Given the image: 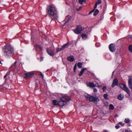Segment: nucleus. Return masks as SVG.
Wrapping results in <instances>:
<instances>
[{
	"instance_id": "1",
	"label": "nucleus",
	"mask_w": 132,
	"mask_h": 132,
	"mask_svg": "<svg viewBox=\"0 0 132 132\" xmlns=\"http://www.w3.org/2000/svg\"><path fill=\"white\" fill-rule=\"evenodd\" d=\"M47 11L53 19H58V14L56 9L54 5H52L48 6Z\"/></svg>"
},
{
	"instance_id": "2",
	"label": "nucleus",
	"mask_w": 132,
	"mask_h": 132,
	"mask_svg": "<svg viewBox=\"0 0 132 132\" xmlns=\"http://www.w3.org/2000/svg\"><path fill=\"white\" fill-rule=\"evenodd\" d=\"M3 50L4 51V54L5 55L9 56L14 54V50L10 45H6Z\"/></svg>"
},
{
	"instance_id": "3",
	"label": "nucleus",
	"mask_w": 132,
	"mask_h": 132,
	"mask_svg": "<svg viewBox=\"0 0 132 132\" xmlns=\"http://www.w3.org/2000/svg\"><path fill=\"white\" fill-rule=\"evenodd\" d=\"M60 101L58 102V105L60 106H63L65 105L67 102L69 101L70 98V97L66 95H63L60 98Z\"/></svg>"
},
{
	"instance_id": "4",
	"label": "nucleus",
	"mask_w": 132,
	"mask_h": 132,
	"mask_svg": "<svg viewBox=\"0 0 132 132\" xmlns=\"http://www.w3.org/2000/svg\"><path fill=\"white\" fill-rule=\"evenodd\" d=\"M85 97L87 100H89L90 102H93L95 104L97 103L100 101L99 98L96 96L87 95H85Z\"/></svg>"
},
{
	"instance_id": "5",
	"label": "nucleus",
	"mask_w": 132,
	"mask_h": 132,
	"mask_svg": "<svg viewBox=\"0 0 132 132\" xmlns=\"http://www.w3.org/2000/svg\"><path fill=\"white\" fill-rule=\"evenodd\" d=\"M119 86L120 88L125 91L129 96L130 95L131 93L130 91L125 85L123 84L120 83L119 84Z\"/></svg>"
},
{
	"instance_id": "6",
	"label": "nucleus",
	"mask_w": 132,
	"mask_h": 132,
	"mask_svg": "<svg viewBox=\"0 0 132 132\" xmlns=\"http://www.w3.org/2000/svg\"><path fill=\"white\" fill-rule=\"evenodd\" d=\"M83 30V29L81 26L79 25L76 26L75 29L73 30L74 32L76 34H79L81 33Z\"/></svg>"
},
{
	"instance_id": "7",
	"label": "nucleus",
	"mask_w": 132,
	"mask_h": 132,
	"mask_svg": "<svg viewBox=\"0 0 132 132\" xmlns=\"http://www.w3.org/2000/svg\"><path fill=\"white\" fill-rule=\"evenodd\" d=\"M34 74V72L33 71L26 72L23 75V77L26 79H28L33 76Z\"/></svg>"
},
{
	"instance_id": "8",
	"label": "nucleus",
	"mask_w": 132,
	"mask_h": 132,
	"mask_svg": "<svg viewBox=\"0 0 132 132\" xmlns=\"http://www.w3.org/2000/svg\"><path fill=\"white\" fill-rule=\"evenodd\" d=\"M54 50L53 47H50L49 48H47V52L48 54L51 56H53L54 55Z\"/></svg>"
},
{
	"instance_id": "9",
	"label": "nucleus",
	"mask_w": 132,
	"mask_h": 132,
	"mask_svg": "<svg viewBox=\"0 0 132 132\" xmlns=\"http://www.w3.org/2000/svg\"><path fill=\"white\" fill-rule=\"evenodd\" d=\"M128 81V86L130 88L132 89V76H129Z\"/></svg>"
},
{
	"instance_id": "10",
	"label": "nucleus",
	"mask_w": 132,
	"mask_h": 132,
	"mask_svg": "<svg viewBox=\"0 0 132 132\" xmlns=\"http://www.w3.org/2000/svg\"><path fill=\"white\" fill-rule=\"evenodd\" d=\"M110 51L112 52H113L115 51L116 48L115 45L113 44H111L109 46Z\"/></svg>"
},
{
	"instance_id": "11",
	"label": "nucleus",
	"mask_w": 132,
	"mask_h": 132,
	"mask_svg": "<svg viewBox=\"0 0 132 132\" xmlns=\"http://www.w3.org/2000/svg\"><path fill=\"white\" fill-rule=\"evenodd\" d=\"M118 80L117 78L114 79L111 85V87H113L116 86L118 85Z\"/></svg>"
},
{
	"instance_id": "12",
	"label": "nucleus",
	"mask_w": 132,
	"mask_h": 132,
	"mask_svg": "<svg viewBox=\"0 0 132 132\" xmlns=\"http://www.w3.org/2000/svg\"><path fill=\"white\" fill-rule=\"evenodd\" d=\"M87 86L90 87H94L96 86V85L93 82H89L87 83Z\"/></svg>"
},
{
	"instance_id": "13",
	"label": "nucleus",
	"mask_w": 132,
	"mask_h": 132,
	"mask_svg": "<svg viewBox=\"0 0 132 132\" xmlns=\"http://www.w3.org/2000/svg\"><path fill=\"white\" fill-rule=\"evenodd\" d=\"M88 32H86L85 33L86 34L82 33L81 35L82 39L83 40H85L88 38V35L87 34Z\"/></svg>"
},
{
	"instance_id": "14",
	"label": "nucleus",
	"mask_w": 132,
	"mask_h": 132,
	"mask_svg": "<svg viewBox=\"0 0 132 132\" xmlns=\"http://www.w3.org/2000/svg\"><path fill=\"white\" fill-rule=\"evenodd\" d=\"M124 97V95L123 94H120L118 96L117 98L119 100H121L123 99Z\"/></svg>"
},
{
	"instance_id": "15",
	"label": "nucleus",
	"mask_w": 132,
	"mask_h": 132,
	"mask_svg": "<svg viewBox=\"0 0 132 132\" xmlns=\"http://www.w3.org/2000/svg\"><path fill=\"white\" fill-rule=\"evenodd\" d=\"M87 69L86 68H84L81 70V71L80 72V73L79 74V76H81V75L83 74V72H84V71L86 70Z\"/></svg>"
},
{
	"instance_id": "16",
	"label": "nucleus",
	"mask_w": 132,
	"mask_h": 132,
	"mask_svg": "<svg viewBox=\"0 0 132 132\" xmlns=\"http://www.w3.org/2000/svg\"><path fill=\"white\" fill-rule=\"evenodd\" d=\"M67 59L69 61L72 62L74 61V59L72 56H71L68 57Z\"/></svg>"
},
{
	"instance_id": "17",
	"label": "nucleus",
	"mask_w": 132,
	"mask_h": 132,
	"mask_svg": "<svg viewBox=\"0 0 132 132\" xmlns=\"http://www.w3.org/2000/svg\"><path fill=\"white\" fill-rule=\"evenodd\" d=\"M101 0H97V1L96 3L94 6L95 9H96L97 8L98 4H100L101 3Z\"/></svg>"
},
{
	"instance_id": "18",
	"label": "nucleus",
	"mask_w": 132,
	"mask_h": 132,
	"mask_svg": "<svg viewBox=\"0 0 132 132\" xmlns=\"http://www.w3.org/2000/svg\"><path fill=\"white\" fill-rule=\"evenodd\" d=\"M69 44V43H67L63 45L62 47V49H63V50H64L65 49V48H67L68 47Z\"/></svg>"
},
{
	"instance_id": "19",
	"label": "nucleus",
	"mask_w": 132,
	"mask_h": 132,
	"mask_svg": "<svg viewBox=\"0 0 132 132\" xmlns=\"http://www.w3.org/2000/svg\"><path fill=\"white\" fill-rule=\"evenodd\" d=\"M53 104L55 105H58V102L56 100H54L53 101Z\"/></svg>"
},
{
	"instance_id": "20",
	"label": "nucleus",
	"mask_w": 132,
	"mask_h": 132,
	"mask_svg": "<svg viewBox=\"0 0 132 132\" xmlns=\"http://www.w3.org/2000/svg\"><path fill=\"white\" fill-rule=\"evenodd\" d=\"M17 63V62L16 61H15L14 63L11 66V67H10V68H12L13 67H15L16 65V64Z\"/></svg>"
},
{
	"instance_id": "21",
	"label": "nucleus",
	"mask_w": 132,
	"mask_h": 132,
	"mask_svg": "<svg viewBox=\"0 0 132 132\" xmlns=\"http://www.w3.org/2000/svg\"><path fill=\"white\" fill-rule=\"evenodd\" d=\"M82 63L80 62H79L77 64V66L79 68H82Z\"/></svg>"
},
{
	"instance_id": "22",
	"label": "nucleus",
	"mask_w": 132,
	"mask_h": 132,
	"mask_svg": "<svg viewBox=\"0 0 132 132\" xmlns=\"http://www.w3.org/2000/svg\"><path fill=\"white\" fill-rule=\"evenodd\" d=\"M114 109V106L112 104H110L109 106V109L110 110H112Z\"/></svg>"
},
{
	"instance_id": "23",
	"label": "nucleus",
	"mask_w": 132,
	"mask_h": 132,
	"mask_svg": "<svg viewBox=\"0 0 132 132\" xmlns=\"http://www.w3.org/2000/svg\"><path fill=\"white\" fill-rule=\"evenodd\" d=\"M99 11L98 10L96 9L94 12L93 15L94 16H96L99 13Z\"/></svg>"
},
{
	"instance_id": "24",
	"label": "nucleus",
	"mask_w": 132,
	"mask_h": 132,
	"mask_svg": "<svg viewBox=\"0 0 132 132\" xmlns=\"http://www.w3.org/2000/svg\"><path fill=\"white\" fill-rule=\"evenodd\" d=\"M79 2L80 4H82L83 2H86V0H79Z\"/></svg>"
},
{
	"instance_id": "25",
	"label": "nucleus",
	"mask_w": 132,
	"mask_h": 132,
	"mask_svg": "<svg viewBox=\"0 0 132 132\" xmlns=\"http://www.w3.org/2000/svg\"><path fill=\"white\" fill-rule=\"evenodd\" d=\"M129 50L130 52H132V45H130L129 47Z\"/></svg>"
},
{
	"instance_id": "26",
	"label": "nucleus",
	"mask_w": 132,
	"mask_h": 132,
	"mask_svg": "<svg viewBox=\"0 0 132 132\" xmlns=\"http://www.w3.org/2000/svg\"><path fill=\"white\" fill-rule=\"evenodd\" d=\"M125 122L126 123H128L129 122L130 120L129 119L126 118L125 120Z\"/></svg>"
},
{
	"instance_id": "27",
	"label": "nucleus",
	"mask_w": 132,
	"mask_h": 132,
	"mask_svg": "<svg viewBox=\"0 0 132 132\" xmlns=\"http://www.w3.org/2000/svg\"><path fill=\"white\" fill-rule=\"evenodd\" d=\"M108 95L107 94H105L103 95V97L105 99H108Z\"/></svg>"
},
{
	"instance_id": "28",
	"label": "nucleus",
	"mask_w": 132,
	"mask_h": 132,
	"mask_svg": "<svg viewBox=\"0 0 132 132\" xmlns=\"http://www.w3.org/2000/svg\"><path fill=\"white\" fill-rule=\"evenodd\" d=\"M62 50H63V49H62V47L61 48H57V50L56 52H58L59 51H61Z\"/></svg>"
},
{
	"instance_id": "29",
	"label": "nucleus",
	"mask_w": 132,
	"mask_h": 132,
	"mask_svg": "<svg viewBox=\"0 0 132 132\" xmlns=\"http://www.w3.org/2000/svg\"><path fill=\"white\" fill-rule=\"evenodd\" d=\"M76 68H77V65H76V64L75 65L74 67V72H75L76 71Z\"/></svg>"
},
{
	"instance_id": "30",
	"label": "nucleus",
	"mask_w": 132,
	"mask_h": 132,
	"mask_svg": "<svg viewBox=\"0 0 132 132\" xmlns=\"http://www.w3.org/2000/svg\"><path fill=\"white\" fill-rule=\"evenodd\" d=\"M36 47L39 48L41 50H42V48L39 45H36Z\"/></svg>"
},
{
	"instance_id": "31",
	"label": "nucleus",
	"mask_w": 132,
	"mask_h": 132,
	"mask_svg": "<svg viewBox=\"0 0 132 132\" xmlns=\"http://www.w3.org/2000/svg\"><path fill=\"white\" fill-rule=\"evenodd\" d=\"M106 87L105 86H104L103 87V91H104L106 89Z\"/></svg>"
},
{
	"instance_id": "32",
	"label": "nucleus",
	"mask_w": 132,
	"mask_h": 132,
	"mask_svg": "<svg viewBox=\"0 0 132 132\" xmlns=\"http://www.w3.org/2000/svg\"><path fill=\"white\" fill-rule=\"evenodd\" d=\"M95 9H95V8L94 7V9H93V10H92V11H91L90 12L89 14H90L91 13L93 12L94 11H95Z\"/></svg>"
},
{
	"instance_id": "33",
	"label": "nucleus",
	"mask_w": 132,
	"mask_h": 132,
	"mask_svg": "<svg viewBox=\"0 0 132 132\" xmlns=\"http://www.w3.org/2000/svg\"><path fill=\"white\" fill-rule=\"evenodd\" d=\"M93 92L94 93L97 92V90L96 88H94L93 90Z\"/></svg>"
},
{
	"instance_id": "34",
	"label": "nucleus",
	"mask_w": 132,
	"mask_h": 132,
	"mask_svg": "<svg viewBox=\"0 0 132 132\" xmlns=\"http://www.w3.org/2000/svg\"><path fill=\"white\" fill-rule=\"evenodd\" d=\"M120 127V126L119 125H116L115 126V128L116 129H118Z\"/></svg>"
},
{
	"instance_id": "35",
	"label": "nucleus",
	"mask_w": 132,
	"mask_h": 132,
	"mask_svg": "<svg viewBox=\"0 0 132 132\" xmlns=\"http://www.w3.org/2000/svg\"><path fill=\"white\" fill-rule=\"evenodd\" d=\"M70 18H69L65 22L66 23L68 22L70 20Z\"/></svg>"
},
{
	"instance_id": "36",
	"label": "nucleus",
	"mask_w": 132,
	"mask_h": 132,
	"mask_svg": "<svg viewBox=\"0 0 132 132\" xmlns=\"http://www.w3.org/2000/svg\"><path fill=\"white\" fill-rule=\"evenodd\" d=\"M82 8V7H80L78 9H77V10L78 11H80V10Z\"/></svg>"
},
{
	"instance_id": "37",
	"label": "nucleus",
	"mask_w": 132,
	"mask_h": 132,
	"mask_svg": "<svg viewBox=\"0 0 132 132\" xmlns=\"http://www.w3.org/2000/svg\"><path fill=\"white\" fill-rule=\"evenodd\" d=\"M44 59V57H41L40 58V61H43Z\"/></svg>"
},
{
	"instance_id": "38",
	"label": "nucleus",
	"mask_w": 132,
	"mask_h": 132,
	"mask_svg": "<svg viewBox=\"0 0 132 132\" xmlns=\"http://www.w3.org/2000/svg\"><path fill=\"white\" fill-rule=\"evenodd\" d=\"M9 72H8L7 73V74H6V75H5L4 76V78H6V76H7V74H9Z\"/></svg>"
},
{
	"instance_id": "39",
	"label": "nucleus",
	"mask_w": 132,
	"mask_h": 132,
	"mask_svg": "<svg viewBox=\"0 0 132 132\" xmlns=\"http://www.w3.org/2000/svg\"><path fill=\"white\" fill-rule=\"evenodd\" d=\"M40 75L41 76H42V77L43 78L44 77V75L43 74H42V73H40Z\"/></svg>"
},
{
	"instance_id": "40",
	"label": "nucleus",
	"mask_w": 132,
	"mask_h": 132,
	"mask_svg": "<svg viewBox=\"0 0 132 132\" xmlns=\"http://www.w3.org/2000/svg\"><path fill=\"white\" fill-rule=\"evenodd\" d=\"M66 23H65V22L62 25V27H63L65 25V24H66Z\"/></svg>"
},
{
	"instance_id": "41",
	"label": "nucleus",
	"mask_w": 132,
	"mask_h": 132,
	"mask_svg": "<svg viewBox=\"0 0 132 132\" xmlns=\"http://www.w3.org/2000/svg\"><path fill=\"white\" fill-rule=\"evenodd\" d=\"M119 124L120 125H122V123L121 122H119Z\"/></svg>"
},
{
	"instance_id": "42",
	"label": "nucleus",
	"mask_w": 132,
	"mask_h": 132,
	"mask_svg": "<svg viewBox=\"0 0 132 132\" xmlns=\"http://www.w3.org/2000/svg\"><path fill=\"white\" fill-rule=\"evenodd\" d=\"M97 86V87L98 88H99L100 87H101V86H99V85L97 86Z\"/></svg>"
},
{
	"instance_id": "43",
	"label": "nucleus",
	"mask_w": 132,
	"mask_h": 132,
	"mask_svg": "<svg viewBox=\"0 0 132 132\" xmlns=\"http://www.w3.org/2000/svg\"><path fill=\"white\" fill-rule=\"evenodd\" d=\"M125 132H129L127 130H126Z\"/></svg>"
},
{
	"instance_id": "44",
	"label": "nucleus",
	"mask_w": 132,
	"mask_h": 132,
	"mask_svg": "<svg viewBox=\"0 0 132 132\" xmlns=\"http://www.w3.org/2000/svg\"><path fill=\"white\" fill-rule=\"evenodd\" d=\"M114 71L113 72V73H112V75L113 74V73H114Z\"/></svg>"
},
{
	"instance_id": "45",
	"label": "nucleus",
	"mask_w": 132,
	"mask_h": 132,
	"mask_svg": "<svg viewBox=\"0 0 132 132\" xmlns=\"http://www.w3.org/2000/svg\"><path fill=\"white\" fill-rule=\"evenodd\" d=\"M104 132H109L108 131H105Z\"/></svg>"
},
{
	"instance_id": "46",
	"label": "nucleus",
	"mask_w": 132,
	"mask_h": 132,
	"mask_svg": "<svg viewBox=\"0 0 132 132\" xmlns=\"http://www.w3.org/2000/svg\"><path fill=\"white\" fill-rule=\"evenodd\" d=\"M1 63V60H0V64Z\"/></svg>"
}]
</instances>
